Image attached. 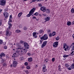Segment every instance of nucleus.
I'll return each mask as SVG.
<instances>
[{
    "label": "nucleus",
    "instance_id": "obj_13",
    "mask_svg": "<svg viewBox=\"0 0 74 74\" xmlns=\"http://www.w3.org/2000/svg\"><path fill=\"white\" fill-rule=\"evenodd\" d=\"M49 19H50V18H49V17H47L45 19V22H46L47 21H49Z\"/></svg>",
    "mask_w": 74,
    "mask_h": 74
},
{
    "label": "nucleus",
    "instance_id": "obj_61",
    "mask_svg": "<svg viewBox=\"0 0 74 74\" xmlns=\"http://www.w3.org/2000/svg\"><path fill=\"white\" fill-rule=\"evenodd\" d=\"M66 48V46H64L63 48L64 49Z\"/></svg>",
    "mask_w": 74,
    "mask_h": 74
},
{
    "label": "nucleus",
    "instance_id": "obj_49",
    "mask_svg": "<svg viewBox=\"0 0 74 74\" xmlns=\"http://www.w3.org/2000/svg\"><path fill=\"white\" fill-rule=\"evenodd\" d=\"M50 32H51V31H50V30H48L47 32V33H48V34H49V33H50Z\"/></svg>",
    "mask_w": 74,
    "mask_h": 74
},
{
    "label": "nucleus",
    "instance_id": "obj_14",
    "mask_svg": "<svg viewBox=\"0 0 74 74\" xmlns=\"http://www.w3.org/2000/svg\"><path fill=\"white\" fill-rule=\"evenodd\" d=\"M67 25L68 26H70L71 25V22L70 21H68L67 22Z\"/></svg>",
    "mask_w": 74,
    "mask_h": 74
},
{
    "label": "nucleus",
    "instance_id": "obj_23",
    "mask_svg": "<svg viewBox=\"0 0 74 74\" xmlns=\"http://www.w3.org/2000/svg\"><path fill=\"white\" fill-rule=\"evenodd\" d=\"M71 67L72 69H74V64H72L71 66Z\"/></svg>",
    "mask_w": 74,
    "mask_h": 74
},
{
    "label": "nucleus",
    "instance_id": "obj_47",
    "mask_svg": "<svg viewBox=\"0 0 74 74\" xmlns=\"http://www.w3.org/2000/svg\"><path fill=\"white\" fill-rule=\"evenodd\" d=\"M3 66H5V67H6V66H7V64H3Z\"/></svg>",
    "mask_w": 74,
    "mask_h": 74
},
{
    "label": "nucleus",
    "instance_id": "obj_48",
    "mask_svg": "<svg viewBox=\"0 0 74 74\" xmlns=\"http://www.w3.org/2000/svg\"><path fill=\"white\" fill-rule=\"evenodd\" d=\"M36 19V17L35 16H33L32 17V19Z\"/></svg>",
    "mask_w": 74,
    "mask_h": 74
},
{
    "label": "nucleus",
    "instance_id": "obj_19",
    "mask_svg": "<svg viewBox=\"0 0 74 74\" xmlns=\"http://www.w3.org/2000/svg\"><path fill=\"white\" fill-rule=\"evenodd\" d=\"M55 35H56V32H53L52 33V36H55Z\"/></svg>",
    "mask_w": 74,
    "mask_h": 74
},
{
    "label": "nucleus",
    "instance_id": "obj_5",
    "mask_svg": "<svg viewBox=\"0 0 74 74\" xmlns=\"http://www.w3.org/2000/svg\"><path fill=\"white\" fill-rule=\"evenodd\" d=\"M6 1L5 0H1L0 1V5H5V4Z\"/></svg>",
    "mask_w": 74,
    "mask_h": 74
},
{
    "label": "nucleus",
    "instance_id": "obj_29",
    "mask_svg": "<svg viewBox=\"0 0 74 74\" xmlns=\"http://www.w3.org/2000/svg\"><path fill=\"white\" fill-rule=\"evenodd\" d=\"M46 10L47 13H48L50 12V10H49L47 9V10Z\"/></svg>",
    "mask_w": 74,
    "mask_h": 74
},
{
    "label": "nucleus",
    "instance_id": "obj_22",
    "mask_svg": "<svg viewBox=\"0 0 74 74\" xmlns=\"http://www.w3.org/2000/svg\"><path fill=\"white\" fill-rule=\"evenodd\" d=\"M58 70L59 71H61V66L59 65L58 66Z\"/></svg>",
    "mask_w": 74,
    "mask_h": 74
},
{
    "label": "nucleus",
    "instance_id": "obj_37",
    "mask_svg": "<svg viewBox=\"0 0 74 74\" xmlns=\"http://www.w3.org/2000/svg\"><path fill=\"white\" fill-rule=\"evenodd\" d=\"M24 64L25 66H27L28 65V63H27V62H26Z\"/></svg>",
    "mask_w": 74,
    "mask_h": 74
},
{
    "label": "nucleus",
    "instance_id": "obj_51",
    "mask_svg": "<svg viewBox=\"0 0 74 74\" xmlns=\"http://www.w3.org/2000/svg\"><path fill=\"white\" fill-rule=\"evenodd\" d=\"M68 69L69 70H71V68L70 67H69Z\"/></svg>",
    "mask_w": 74,
    "mask_h": 74
},
{
    "label": "nucleus",
    "instance_id": "obj_55",
    "mask_svg": "<svg viewBox=\"0 0 74 74\" xmlns=\"http://www.w3.org/2000/svg\"><path fill=\"white\" fill-rule=\"evenodd\" d=\"M16 55V53H14V54H13V55L14 56V57L15 58V55Z\"/></svg>",
    "mask_w": 74,
    "mask_h": 74
},
{
    "label": "nucleus",
    "instance_id": "obj_52",
    "mask_svg": "<svg viewBox=\"0 0 74 74\" xmlns=\"http://www.w3.org/2000/svg\"><path fill=\"white\" fill-rule=\"evenodd\" d=\"M38 6H39V7H42V4H39L38 5Z\"/></svg>",
    "mask_w": 74,
    "mask_h": 74
},
{
    "label": "nucleus",
    "instance_id": "obj_27",
    "mask_svg": "<svg viewBox=\"0 0 74 74\" xmlns=\"http://www.w3.org/2000/svg\"><path fill=\"white\" fill-rule=\"evenodd\" d=\"M20 59L21 60H23L24 59V58H23V57H21L20 58Z\"/></svg>",
    "mask_w": 74,
    "mask_h": 74
},
{
    "label": "nucleus",
    "instance_id": "obj_42",
    "mask_svg": "<svg viewBox=\"0 0 74 74\" xmlns=\"http://www.w3.org/2000/svg\"><path fill=\"white\" fill-rule=\"evenodd\" d=\"M16 54H19V50H16Z\"/></svg>",
    "mask_w": 74,
    "mask_h": 74
},
{
    "label": "nucleus",
    "instance_id": "obj_21",
    "mask_svg": "<svg viewBox=\"0 0 74 74\" xmlns=\"http://www.w3.org/2000/svg\"><path fill=\"white\" fill-rule=\"evenodd\" d=\"M25 42L24 41H23L22 40H21L20 41V44H24Z\"/></svg>",
    "mask_w": 74,
    "mask_h": 74
},
{
    "label": "nucleus",
    "instance_id": "obj_2",
    "mask_svg": "<svg viewBox=\"0 0 74 74\" xmlns=\"http://www.w3.org/2000/svg\"><path fill=\"white\" fill-rule=\"evenodd\" d=\"M12 15H10V18L9 19V21H8L9 27H8V28L7 29L6 31V36H10V35H11V34L10 33V32H9V30H10V28L11 27V23H10V22H12Z\"/></svg>",
    "mask_w": 74,
    "mask_h": 74
},
{
    "label": "nucleus",
    "instance_id": "obj_6",
    "mask_svg": "<svg viewBox=\"0 0 74 74\" xmlns=\"http://www.w3.org/2000/svg\"><path fill=\"white\" fill-rule=\"evenodd\" d=\"M58 44L59 42H55L53 43V47L54 48H57V47H58Z\"/></svg>",
    "mask_w": 74,
    "mask_h": 74
},
{
    "label": "nucleus",
    "instance_id": "obj_9",
    "mask_svg": "<svg viewBox=\"0 0 74 74\" xmlns=\"http://www.w3.org/2000/svg\"><path fill=\"white\" fill-rule=\"evenodd\" d=\"M47 44V41H45L43 42V44L42 45L41 48H44Z\"/></svg>",
    "mask_w": 74,
    "mask_h": 74
},
{
    "label": "nucleus",
    "instance_id": "obj_41",
    "mask_svg": "<svg viewBox=\"0 0 74 74\" xmlns=\"http://www.w3.org/2000/svg\"><path fill=\"white\" fill-rule=\"evenodd\" d=\"M7 48V47L6 46H5L4 47V49H6Z\"/></svg>",
    "mask_w": 74,
    "mask_h": 74
},
{
    "label": "nucleus",
    "instance_id": "obj_44",
    "mask_svg": "<svg viewBox=\"0 0 74 74\" xmlns=\"http://www.w3.org/2000/svg\"><path fill=\"white\" fill-rule=\"evenodd\" d=\"M7 10H8V8H6L4 10V11H7Z\"/></svg>",
    "mask_w": 74,
    "mask_h": 74
},
{
    "label": "nucleus",
    "instance_id": "obj_53",
    "mask_svg": "<svg viewBox=\"0 0 74 74\" xmlns=\"http://www.w3.org/2000/svg\"><path fill=\"white\" fill-rule=\"evenodd\" d=\"M27 55H28L29 56H30L31 55V54L30 53H28Z\"/></svg>",
    "mask_w": 74,
    "mask_h": 74
},
{
    "label": "nucleus",
    "instance_id": "obj_7",
    "mask_svg": "<svg viewBox=\"0 0 74 74\" xmlns=\"http://www.w3.org/2000/svg\"><path fill=\"white\" fill-rule=\"evenodd\" d=\"M40 10L44 12H45V11H46V10H47V8H46V7H42L40 8Z\"/></svg>",
    "mask_w": 74,
    "mask_h": 74
},
{
    "label": "nucleus",
    "instance_id": "obj_38",
    "mask_svg": "<svg viewBox=\"0 0 74 74\" xmlns=\"http://www.w3.org/2000/svg\"><path fill=\"white\" fill-rule=\"evenodd\" d=\"M2 43L3 40H0V45H1V44H2Z\"/></svg>",
    "mask_w": 74,
    "mask_h": 74
},
{
    "label": "nucleus",
    "instance_id": "obj_54",
    "mask_svg": "<svg viewBox=\"0 0 74 74\" xmlns=\"http://www.w3.org/2000/svg\"><path fill=\"white\" fill-rule=\"evenodd\" d=\"M2 25V23H1V21H0V26H1Z\"/></svg>",
    "mask_w": 74,
    "mask_h": 74
},
{
    "label": "nucleus",
    "instance_id": "obj_43",
    "mask_svg": "<svg viewBox=\"0 0 74 74\" xmlns=\"http://www.w3.org/2000/svg\"><path fill=\"white\" fill-rule=\"evenodd\" d=\"M49 36H50V37H52V34H50L49 35Z\"/></svg>",
    "mask_w": 74,
    "mask_h": 74
},
{
    "label": "nucleus",
    "instance_id": "obj_62",
    "mask_svg": "<svg viewBox=\"0 0 74 74\" xmlns=\"http://www.w3.org/2000/svg\"><path fill=\"white\" fill-rule=\"evenodd\" d=\"M72 36H73V38L74 39V34H73Z\"/></svg>",
    "mask_w": 74,
    "mask_h": 74
},
{
    "label": "nucleus",
    "instance_id": "obj_31",
    "mask_svg": "<svg viewBox=\"0 0 74 74\" xmlns=\"http://www.w3.org/2000/svg\"><path fill=\"white\" fill-rule=\"evenodd\" d=\"M22 12H20L19 13V17H20V16H21V15H22Z\"/></svg>",
    "mask_w": 74,
    "mask_h": 74
},
{
    "label": "nucleus",
    "instance_id": "obj_63",
    "mask_svg": "<svg viewBox=\"0 0 74 74\" xmlns=\"http://www.w3.org/2000/svg\"><path fill=\"white\" fill-rule=\"evenodd\" d=\"M36 21H39V19H37V18H36Z\"/></svg>",
    "mask_w": 74,
    "mask_h": 74
},
{
    "label": "nucleus",
    "instance_id": "obj_16",
    "mask_svg": "<svg viewBox=\"0 0 74 74\" xmlns=\"http://www.w3.org/2000/svg\"><path fill=\"white\" fill-rule=\"evenodd\" d=\"M28 60L29 62H32V60H33V59H32V58H29L28 59Z\"/></svg>",
    "mask_w": 74,
    "mask_h": 74
},
{
    "label": "nucleus",
    "instance_id": "obj_32",
    "mask_svg": "<svg viewBox=\"0 0 74 74\" xmlns=\"http://www.w3.org/2000/svg\"><path fill=\"white\" fill-rule=\"evenodd\" d=\"M34 15H36L37 16L38 15V13L36 12V13L34 14Z\"/></svg>",
    "mask_w": 74,
    "mask_h": 74
},
{
    "label": "nucleus",
    "instance_id": "obj_3",
    "mask_svg": "<svg viewBox=\"0 0 74 74\" xmlns=\"http://www.w3.org/2000/svg\"><path fill=\"white\" fill-rule=\"evenodd\" d=\"M36 9L35 8H33L29 12V14H28L27 16V17H30V16H31L32 14L34 12L35 10H36Z\"/></svg>",
    "mask_w": 74,
    "mask_h": 74
},
{
    "label": "nucleus",
    "instance_id": "obj_58",
    "mask_svg": "<svg viewBox=\"0 0 74 74\" xmlns=\"http://www.w3.org/2000/svg\"><path fill=\"white\" fill-rule=\"evenodd\" d=\"M45 61H46V62H48V60H45Z\"/></svg>",
    "mask_w": 74,
    "mask_h": 74
},
{
    "label": "nucleus",
    "instance_id": "obj_18",
    "mask_svg": "<svg viewBox=\"0 0 74 74\" xmlns=\"http://www.w3.org/2000/svg\"><path fill=\"white\" fill-rule=\"evenodd\" d=\"M42 0H32L33 2H35L36 1H41Z\"/></svg>",
    "mask_w": 74,
    "mask_h": 74
},
{
    "label": "nucleus",
    "instance_id": "obj_11",
    "mask_svg": "<svg viewBox=\"0 0 74 74\" xmlns=\"http://www.w3.org/2000/svg\"><path fill=\"white\" fill-rule=\"evenodd\" d=\"M36 34L37 32H34L32 33L33 36L34 37H35V38H37V36L36 35Z\"/></svg>",
    "mask_w": 74,
    "mask_h": 74
},
{
    "label": "nucleus",
    "instance_id": "obj_8",
    "mask_svg": "<svg viewBox=\"0 0 74 74\" xmlns=\"http://www.w3.org/2000/svg\"><path fill=\"white\" fill-rule=\"evenodd\" d=\"M3 14L4 15L5 18H8V17L9 15L8 14V13L7 12H5L3 13Z\"/></svg>",
    "mask_w": 74,
    "mask_h": 74
},
{
    "label": "nucleus",
    "instance_id": "obj_33",
    "mask_svg": "<svg viewBox=\"0 0 74 74\" xmlns=\"http://www.w3.org/2000/svg\"><path fill=\"white\" fill-rule=\"evenodd\" d=\"M39 33H42L43 32V30H40V31H39Z\"/></svg>",
    "mask_w": 74,
    "mask_h": 74
},
{
    "label": "nucleus",
    "instance_id": "obj_15",
    "mask_svg": "<svg viewBox=\"0 0 74 74\" xmlns=\"http://www.w3.org/2000/svg\"><path fill=\"white\" fill-rule=\"evenodd\" d=\"M1 55V58H3V56H5V54L4 53H2L0 54Z\"/></svg>",
    "mask_w": 74,
    "mask_h": 74
},
{
    "label": "nucleus",
    "instance_id": "obj_40",
    "mask_svg": "<svg viewBox=\"0 0 74 74\" xmlns=\"http://www.w3.org/2000/svg\"><path fill=\"white\" fill-rule=\"evenodd\" d=\"M43 72H46L47 71V69H44L43 70H42Z\"/></svg>",
    "mask_w": 74,
    "mask_h": 74
},
{
    "label": "nucleus",
    "instance_id": "obj_4",
    "mask_svg": "<svg viewBox=\"0 0 74 74\" xmlns=\"http://www.w3.org/2000/svg\"><path fill=\"white\" fill-rule=\"evenodd\" d=\"M48 37L47 34H44L43 36L40 38V39L41 40H47L48 39Z\"/></svg>",
    "mask_w": 74,
    "mask_h": 74
},
{
    "label": "nucleus",
    "instance_id": "obj_64",
    "mask_svg": "<svg viewBox=\"0 0 74 74\" xmlns=\"http://www.w3.org/2000/svg\"><path fill=\"white\" fill-rule=\"evenodd\" d=\"M36 68V67H37V65H36V66H35V67Z\"/></svg>",
    "mask_w": 74,
    "mask_h": 74
},
{
    "label": "nucleus",
    "instance_id": "obj_46",
    "mask_svg": "<svg viewBox=\"0 0 74 74\" xmlns=\"http://www.w3.org/2000/svg\"><path fill=\"white\" fill-rule=\"evenodd\" d=\"M43 16H47V14H42Z\"/></svg>",
    "mask_w": 74,
    "mask_h": 74
},
{
    "label": "nucleus",
    "instance_id": "obj_39",
    "mask_svg": "<svg viewBox=\"0 0 74 74\" xmlns=\"http://www.w3.org/2000/svg\"><path fill=\"white\" fill-rule=\"evenodd\" d=\"M25 72L27 73V74H29V71L27 70H26L25 71Z\"/></svg>",
    "mask_w": 74,
    "mask_h": 74
},
{
    "label": "nucleus",
    "instance_id": "obj_30",
    "mask_svg": "<svg viewBox=\"0 0 74 74\" xmlns=\"http://www.w3.org/2000/svg\"><path fill=\"white\" fill-rule=\"evenodd\" d=\"M42 41H43V40H40V43H39V44H41L42 43Z\"/></svg>",
    "mask_w": 74,
    "mask_h": 74
},
{
    "label": "nucleus",
    "instance_id": "obj_28",
    "mask_svg": "<svg viewBox=\"0 0 74 74\" xmlns=\"http://www.w3.org/2000/svg\"><path fill=\"white\" fill-rule=\"evenodd\" d=\"M71 11L72 12V13H74V8H72L71 10Z\"/></svg>",
    "mask_w": 74,
    "mask_h": 74
},
{
    "label": "nucleus",
    "instance_id": "obj_10",
    "mask_svg": "<svg viewBox=\"0 0 74 74\" xmlns=\"http://www.w3.org/2000/svg\"><path fill=\"white\" fill-rule=\"evenodd\" d=\"M18 64V63L17 62L15 61H14L13 62V67H16V66L17 65V64Z\"/></svg>",
    "mask_w": 74,
    "mask_h": 74
},
{
    "label": "nucleus",
    "instance_id": "obj_17",
    "mask_svg": "<svg viewBox=\"0 0 74 74\" xmlns=\"http://www.w3.org/2000/svg\"><path fill=\"white\" fill-rule=\"evenodd\" d=\"M66 48L67 49V51H69L70 49V48H71V47L70 46H67Z\"/></svg>",
    "mask_w": 74,
    "mask_h": 74
},
{
    "label": "nucleus",
    "instance_id": "obj_1",
    "mask_svg": "<svg viewBox=\"0 0 74 74\" xmlns=\"http://www.w3.org/2000/svg\"><path fill=\"white\" fill-rule=\"evenodd\" d=\"M24 46L25 49H23L20 45L19 46V52L21 53V54H20V55H22L23 54V51L24 52H27V49H29V45L28 43H24Z\"/></svg>",
    "mask_w": 74,
    "mask_h": 74
},
{
    "label": "nucleus",
    "instance_id": "obj_50",
    "mask_svg": "<svg viewBox=\"0 0 74 74\" xmlns=\"http://www.w3.org/2000/svg\"><path fill=\"white\" fill-rule=\"evenodd\" d=\"M16 33H19V30H18V29L16 30Z\"/></svg>",
    "mask_w": 74,
    "mask_h": 74
},
{
    "label": "nucleus",
    "instance_id": "obj_56",
    "mask_svg": "<svg viewBox=\"0 0 74 74\" xmlns=\"http://www.w3.org/2000/svg\"><path fill=\"white\" fill-rule=\"evenodd\" d=\"M19 27H22V25H20L19 26Z\"/></svg>",
    "mask_w": 74,
    "mask_h": 74
},
{
    "label": "nucleus",
    "instance_id": "obj_35",
    "mask_svg": "<svg viewBox=\"0 0 74 74\" xmlns=\"http://www.w3.org/2000/svg\"><path fill=\"white\" fill-rule=\"evenodd\" d=\"M26 68L27 69H28L29 70L30 69V66H27L26 67Z\"/></svg>",
    "mask_w": 74,
    "mask_h": 74
},
{
    "label": "nucleus",
    "instance_id": "obj_59",
    "mask_svg": "<svg viewBox=\"0 0 74 74\" xmlns=\"http://www.w3.org/2000/svg\"><path fill=\"white\" fill-rule=\"evenodd\" d=\"M1 62H2V63H3L4 62V61L3 60H2L1 61Z\"/></svg>",
    "mask_w": 74,
    "mask_h": 74
},
{
    "label": "nucleus",
    "instance_id": "obj_36",
    "mask_svg": "<svg viewBox=\"0 0 74 74\" xmlns=\"http://www.w3.org/2000/svg\"><path fill=\"white\" fill-rule=\"evenodd\" d=\"M16 47H17V49H19V45H18V43H16Z\"/></svg>",
    "mask_w": 74,
    "mask_h": 74
},
{
    "label": "nucleus",
    "instance_id": "obj_57",
    "mask_svg": "<svg viewBox=\"0 0 74 74\" xmlns=\"http://www.w3.org/2000/svg\"><path fill=\"white\" fill-rule=\"evenodd\" d=\"M74 51H73L71 53V55H72V54H73V53H74Z\"/></svg>",
    "mask_w": 74,
    "mask_h": 74
},
{
    "label": "nucleus",
    "instance_id": "obj_45",
    "mask_svg": "<svg viewBox=\"0 0 74 74\" xmlns=\"http://www.w3.org/2000/svg\"><path fill=\"white\" fill-rule=\"evenodd\" d=\"M52 62H54L55 61V58H53L52 59Z\"/></svg>",
    "mask_w": 74,
    "mask_h": 74
},
{
    "label": "nucleus",
    "instance_id": "obj_20",
    "mask_svg": "<svg viewBox=\"0 0 74 74\" xmlns=\"http://www.w3.org/2000/svg\"><path fill=\"white\" fill-rule=\"evenodd\" d=\"M59 39H60V37L59 36H57V38H56V41H58V40H59Z\"/></svg>",
    "mask_w": 74,
    "mask_h": 74
},
{
    "label": "nucleus",
    "instance_id": "obj_24",
    "mask_svg": "<svg viewBox=\"0 0 74 74\" xmlns=\"http://www.w3.org/2000/svg\"><path fill=\"white\" fill-rule=\"evenodd\" d=\"M65 66H66V67H67V68H68L69 67V64H66L65 65Z\"/></svg>",
    "mask_w": 74,
    "mask_h": 74
},
{
    "label": "nucleus",
    "instance_id": "obj_34",
    "mask_svg": "<svg viewBox=\"0 0 74 74\" xmlns=\"http://www.w3.org/2000/svg\"><path fill=\"white\" fill-rule=\"evenodd\" d=\"M27 29V27H24L23 28V29L24 30H26Z\"/></svg>",
    "mask_w": 74,
    "mask_h": 74
},
{
    "label": "nucleus",
    "instance_id": "obj_26",
    "mask_svg": "<svg viewBox=\"0 0 74 74\" xmlns=\"http://www.w3.org/2000/svg\"><path fill=\"white\" fill-rule=\"evenodd\" d=\"M42 68V70L44 71V70H45V69H46V68H47V67L46 66H45L44 67L43 66Z\"/></svg>",
    "mask_w": 74,
    "mask_h": 74
},
{
    "label": "nucleus",
    "instance_id": "obj_60",
    "mask_svg": "<svg viewBox=\"0 0 74 74\" xmlns=\"http://www.w3.org/2000/svg\"><path fill=\"white\" fill-rule=\"evenodd\" d=\"M67 48H65V49H64V50L65 51H67Z\"/></svg>",
    "mask_w": 74,
    "mask_h": 74
},
{
    "label": "nucleus",
    "instance_id": "obj_25",
    "mask_svg": "<svg viewBox=\"0 0 74 74\" xmlns=\"http://www.w3.org/2000/svg\"><path fill=\"white\" fill-rule=\"evenodd\" d=\"M69 55H65L64 56H63V58H67L68 56H69Z\"/></svg>",
    "mask_w": 74,
    "mask_h": 74
},
{
    "label": "nucleus",
    "instance_id": "obj_12",
    "mask_svg": "<svg viewBox=\"0 0 74 74\" xmlns=\"http://www.w3.org/2000/svg\"><path fill=\"white\" fill-rule=\"evenodd\" d=\"M71 47H72L71 51H74V42L71 45Z\"/></svg>",
    "mask_w": 74,
    "mask_h": 74
}]
</instances>
